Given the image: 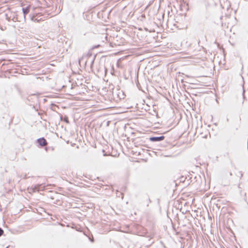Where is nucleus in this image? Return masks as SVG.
<instances>
[{"mask_svg":"<svg viewBox=\"0 0 248 248\" xmlns=\"http://www.w3.org/2000/svg\"><path fill=\"white\" fill-rule=\"evenodd\" d=\"M45 188V186H43L42 184L40 185H36L33 186H32L31 188L32 189L33 192L43 191Z\"/></svg>","mask_w":248,"mask_h":248,"instance_id":"1","label":"nucleus"},{"mask_svg":"<svg viewBox=\"0 0 248 248\" xmlns=\"http://www.w3.org/2000/svg\"><path fill=\"white\" fill-rule=\"evenodd\" d=\"M165 139L164 136H160L159 137H151L149 138L150 141L153 142H157L163 140Z\"/></svg>","mask_w":248,"mask_h":248,"instance_id":"2","label":"nucleus"},{"mask_svg":"<svg viewBox=\"0 0 248 248\" xmlns=\"http://www.w3.org/2000/svg\"><path fill=\"white\" fill-rule=\"evenodd\" d=\"M38 143L41 146H44L47 144L46 140L44 138H40L37 140Z\"/></svg>","mask_w":248,"mask_h":248,"instance_id":"3","label":"nucleus"},{"mask_svg":"<svg viewBox=\"0 0 248 248\" xmlns=\"http://www.w3.org/2000/svg\"><path fill=\"white\" fill-rule=\"evenodd\" d=\"M22 12H23V16H24V20L25 21V19H26V15L27 14H28L29 12H30V8L29 7H26L25 8H22Z\"/></svg>","mask_w":248,"mask_h":248,"instance_id":"4","label":"nucleus"},{"mask_svg":"<svg viewBox=\"0 0 248 248\" xmlns=\"http://www.w3.org/2000/svg\"><path fill=\"white\" fill-rule=\"evenodd\" d=\"M12 20L14 21V22H16V21H18V17H15V16H14L13 18L12 19Z\"/></svg>","mask_w":248,"mask_h":248,"instance_id":"5","label":"nucleus"},{"mask_svg":"<svg viewBox=\"0 0 248 248\" xmlns=\"http://www.w3.org/2000/svg\"><path fill=\"white\" fill-rule=\"evenodd\" d=\"M63 121L67 123H69L68 118L66 116L64 117Z\"/></svg>","mask_w":248,"mask_h":248,"instance_id":"6","label":"nucleus"},{"mask_svg":"<svg viewBox=\"0 0 248 248\" xmlns=\"http://www.w3.org/2000/svg\"><path fill=\"white\" fill-rule=\"evenodd\" d=\"M31 20L32 21H36V22H39V20L37 19L36 18H35V17H31Z\"/></svg>","mask_w":248,"mask_h":248,"instance_id":"7","label":"nucleus"},{"mask_svg":"<svg viewBox=\"0 0 248 248\" xmlns=\"http://www.w3.org/2000/svg\"><path fill=\"white\" fill-rule=\"evenodd\" d=\"M3 230L0 228V236L3 234Z\"/></svg>","mask_w":248,"mask_h":248,"instance_id":"8","label":"nucleus"},{"mask_svg":"<svg viewBox=\"0 0 248 248\" xmlns=\"http://www.w3.org/2000/svg\"><path fill=\"white\" fill-rule=\"evenodd\" d=\"M6 19H7L8 21H10V20H11L10 17H8V16H7V15H6Z\"/></svg>","mask_w":248,"mask_h":248,"instance_id":"9","label":"nucleus"},{"mask_svg":"<svg viewBox=\"0 0 248 248\" xmlns=\"http://www.w3.org/2000/svg\"><path fill=\"white\" fill-rule=\"evenodd\" d=\"M99 46H100V45H98L95 46H93V49H94V48H97V47H99Z\"/></svg>","mask_w":248,"mask_h":248,"instance_id":"10","label":"nucleus"},{"mask_svg":"<svg viewBox=\"0 0 248 248\" xmlns=\"http://www.w3.org/2000/svg\"><path fill=\"white\" fill-rule=\"evenodd\" d=\"M148 202L147 204V206H148L149 205V203H150L151 202L150 199L149 198L148 199Z\"/></svg>","mask_w":248,"mask_h":248,"instance_id":"11","label":"nucleus"},{"mask_svg":"<svg viewBox=\"0 0 248 248\" xmlns=\"http://www.w3.org/2000/svg\"><path fill=\"white\" fill-rule=\"evenodd\" d=\"M5 61V59H0V63H1L2 62Z\"/></svg>","mask_w":248,"mask_h":248,"instance_id":"12","label":"nucleus"},{"mask_svg":"<svg viewBox=\"0 0 248 248\" xmlns=\"http://www.w3.org/2000/svg\"><path fill=\"white\" fill-rule=\"evenodd\" d=\"M27 178V176H26V174L25 175V176L24 177V178L26 179Z\"/></svg>","mask_w":248,"mask_h":248,"instance_id":"13","label":"nucleus"},{"mask_svg":"<svg viewBox=\"0 0 248 248\" xmlns=\"http://www.w3.org/2000/svg\"><path fill=\"white\" fill-rule=\"evenodd\" d=\"M5 64H5V63H2V66H3V65H5Z\"/></svg>","mask_w":248,"mask_h":248,"instance_id":"14","label":"nucleus"}]
</instances>
